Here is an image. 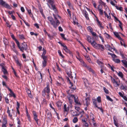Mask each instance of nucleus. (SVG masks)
Returning <instances> with one entry per match:
<instances>
[{"label": "nucleus", "mask_w": 127, "mask_h": 127, "mask_svg": "<svg viewBox=\"0 0 127 127\" xmlns=\"http://www.w3.org/2000/svg\"><path fill=\"white\" fill-rule=\"evenodd\" d=\"M106 98L108 100L110 101L111 102H113V100L109 96L106 95Z\"/></svg>", "instance_id": "nucleus-39"}, {"label": "nucleus", "mask_w": 127, "mask_h": 127, "mask_svg": "<svg viewBox=\"0 0 127 127\" xmlns=\"http://www.w3.org/2000/svg\"><path fill=\"white\" fill-rule=\"evenodd\" d=\"M13 58L15 62L19 60L18 59L16 56H13Z\"/></svg>", "instance_id": "nucleus-52"}, {"label": "nucleus", "mask_w": 127, "mask_h": 127, "mask_svg": "<svg viewBox=\"0 0 127 127\" xmlns=\"http://www.w3.org/2000/svg\"><path fill=\"white\" fill-rule=\"evenodd\" d=\"M74 101L76 105H77L80 106L81 105V103H80L79 100L78 99V97L76 95H74Z\"/></svg>", "instance_id": "nucleus-9"}, {"label": "nucleus", "mask_w": 127, "mask_h": 127, "mask_svg": "<svg viewBox=\"0 0 127 127\" xmlns=\"http://www.w3.org/2000/svg\"><path fill=\"white\" fill-rule=\"evenodd\" d=\"M103 89L104 92L107 94H108L109 93L108 90L105 87L103 88Z\"/></svg>", "instance_id": "nucleus-45"}, {"label": "nucleus", "mask_w": 127, "mask_h": 127, "mask_svg": "<svg viewBox=\"0 0 127 127\" xmlns=\"http://www.w3.org/2000/svg\"><path fill=\"white\" fill-rule=\"evenodd\" d=\"M83 125L85 127H89V124L88 123L86 122L84 123L83 124Z\"/></svg>", "instance_id": "nucleus-62"}, {"label": "nucleus", "mask_w": 127, "mask_h": 127, "mask_svg": "<svg viewBox=\"0 0 127 127\" xmlns=\"http://www.w3.org/2000/svg\"><path fill=\"white\" fill-rule=\"evenodd\" d=\"M69 107H70L69 105L67 107L66 104H64V112H67L69 110Z\"/></svg>", "instance_id": "nucleus-17"}, {"label": "nucleus", "mask_w": 127, "mask_h": 127, "mask_svg": "<svg viewBox=\"0 0 127 127\" xmlns=\"http://www.w3.org/2000/svg\"><path fill=\"white\" fill-rule=\"evenodd\" d=\"M42 50L43 51V52L41 56H45L46 53V50L44 48H43L42 49Z\"/></svg>", "instance_id": "nucleus-41"}, {"label": "nucleus", "mask_w": 127, "mask_h": 127, "mask_svg": "<svg viewBox=\"0 0 127 127\" xmlns=\"http://www.w3.org/2000/svg\"><path fill=\"white\" fill-rule=\"evenodd\" d=\"M78 121V119L77 117H74L72 120V122L73 123H75Z\"/></svg>", "instance_id": "nucleus-32"}, {"label": "nucleus", "mask_w": 127, "mask_h": 127, "mask_svg": "<svg viewBox=\"0 0 127 127\" xmlns=\"http://www.w3.org/2000/svg\"><path fill=\"white\" fill-rule=\"evenodd\" d=\"M104 35L105 34V36L108 39L110 38V36L106 32H105V33H104Z\"/></svg>", "instance_id": "nucleus-46"}, {"label": "nucleus", "mask_w": 127, "mask_h": 127, "mask_svg": "<svg viewBox=\"0 0 127 127\" xmlns=\"http://www.w3.org/2000/svg\"><path fill=\"white\" fill-rule=\"evenodd\" d=\"M50 90L49 84V83H47L46 87L44 88L42 92V95L44 97H45L46 95V98L49 99L50 97Z\"/></svg>", "instance_id": "nucleus-2"}, {"label": "nucleus", "mask_w": 127, "mask_h": 127, "mask_svg": "<svg viewBox=\"0 0 127 127\" xmlns=\"http://www.w3.org/2000/svg\"><path fill=\"white\" fill-rule=\"evenodd\" d=\"M113 61L115 63H119L120 62V60L118 59H114Z\"/></svg>", "instance_id": "nucleus-35"}, {"label": "nucleus", "mask_w": 127, "mask_h": 127, "mask_svg": "<svg viewBox=\"0 0 127 127\" xmlns=\"http://www.w3.org/2000/svg\"><path fill=\"white\" fill-rule=\"evenodd\" d=\"M18 48L22 52H24V50H27V45L25 42H24L21 44Z\"/></svg>", "instance_id": "nucleus-4"}, {"label": "nucleus", "mask_w": 127, "mask_h": 127, "mask_svg": "<svg viewBox=\"0 0 127 127\" xmlns=\"http://www.w3.org/2000/svg\"><path fill=\"white\" fill-rule=\"evenodd\" d=\"M86 68L90 72H92L93 73H94V71L89 66H87Z\"/></svg>", "instance_id": "nucleus-29"}, {"label": "nucleus", "mask_w": 127, "mask_h": 127, "mask_svg": "<svg viewBox=\"0 0 127 127\" xmlns=\"http://www.w3.org/2000/svg\"><path fill=\"white\" fill-rule=\"evenodd\" d=\"M19 38L22 40L25 39L24 35L23 34H21L19 35Z\"/></svg>", "instance_id": "nucleus-37"}, {"label": "nucleus", "mask_w": 127, "mask_h": 127, "mask_svg": "<svg viewBox=\"0 0 127 127\" xmlns=\"http://www.w3.org/2000/svg\"><path fill=\"white\" fill-rule=\"evenodd\" d=\"M104 15L105 17H106L108 19H110L111 18V17L110 15V14H109V15L108 16L107 14V13L105 11L104 12Z\"/></svg>", "instance_id": "nucleus-38"}, {"label": "nucleus", "mask_w": 127, "mask_h": 127, "mask_svg": "<svg viewBox=\"0 0 127 127\" xmlns=\"http://www.w3.org/2000/svg\"><path fill=\"white\" fill-rule=\"evenodd\" d=\"M62 46L64 48L63 49L66 52L68 53L69 54L72 55V52L70 50L68 49L67 46L65 45L64 44L63 46Z\"/></svg>", "instance_id": "nucleus-11"}, {"label": "nucleus", "mask_w": 127, "mask_h": 127, "mask_svg": "<svg viewBox=\"0 0 127 127\" xmlns=\"http://www.w3.org/2000/svg\"><path fill=\"white\" fill-rule=\"evenodd\" d=\"M62 104V102L60 100L58 101L56 103V104L59 109H61V107Z\"/></svg>", "instance_id": "nucleus-18"}, {"label": "nucleus", "mask_w": 127, "mask_h": 127, "mask_svg": "<svg viewBox=\"0 0 127 127\" xmlns=\"http://www.w3.org/2000/svg\"><path fill=\"white\" fill-rule=\"evenodd\" d=\"M78 113H76L75 114L74 112H73L72 113V115L73 116H78L79 114V113L78 114Z\"/></svg>", "instance_id": "nucleus-44"}, {"label": "nucleus", "mask_w": 127, "mask_h": 127, "mask_svg": "<svg viewBox=\"0 0 127 127\" xmlns=\"http://www.w3.org/2000/svg\"><path fill=\"white\" fill-rule=\"evenodd\" d=\"M47 63V61H43L42 62L43 66V67H45L46 66V64Z\"/></svg>", "instance_id": "nucleus-40"}, {"label": "nucleus", "mask_w": 127, "mask_h": 127, "mask_svg": "<svg viewBox=\"0 0 127 127\" xmlns=\"http://www.w3.org/2000/svg\"><path fill=\"white\" fill-rule=\"evenodd\" d=\"M83 102L85 105L88 107L90 104V98L89 97L86 98L85 99L83 100Z\"/></svg>", "instance_id": "nucleus-10"}, {"label": "nucleus", "mask_w": 127, "mask_h": 127, "mask_svg": "<svg viewBox=\"0 0 127 127\" xmlns=\"http://www.w3.org/2000/svg\"><path fill=\"white\" fill-rule=\"evenodd\" d=\"M14 41H15L18 47L19 46H20V44L19 43V42L16 39H15Z\"/></svg>", "instance_id": "nucleus-49"}, {"label": "nucleus", "mask_w": 127, "mask_h": 127, "mask_svg": "<svg viewBox=\"0 0 127 127\" xmlns=\"http://www.w3.org/2000/svg\"><path fill=\"white\" fill-rule=\"evenodd\" d=\"M6 23L7 24V27H9V28H10L11 27V25H10L8 21L6 22Z\"/></svg>", "instance_id": "nucleus-58"}, {"label": "nucleus", "mask_w": 127, "mask_h": 127, "mask_svg": "<svg viewBox=\"0 0 127 127\" xmlns=\"http://www.w3.org/2000/svg\"><path fill=\"white\" fill-rule=\"evenodd\" d=\"M47 4L49 8L50 7V5L51 6L52 9L54 11L55 13L56 14L58 13V11L54 4L53 0H47Z\"/></svg>", "instance_id": "nucleus-3"}, {"label": "nucleus", "mask_w": 127, "mask_h": 127, "mask_svg": "<svg viewBox=\"0 0 127 127\" xmlns=\"http://www.w3.org/2000/svg\"><path fill=\"white\" fill-rule=\"evenodd\" d=\"M96 17V21L97 24L101 28H103V27L102 26V24L101 23V22Z\"/></svg>", "instance_id": "nucleus-19"}, {"label": "nucleus", "mask_w": 127, "mask_h": 127, "mask_svg": "<svg viewBox=\"0 0 127 127\" xmlns=\"http://www.w3.org/2000/svg\"><path fill=\"white\" fill-rule=\"evenodd\" d=\"M96 62L99 65H100L101 64H103V63L102 62L100 61L99 60H97L96 61Z\"/></svg>", "instance_id": "nucleus-56"}, {"label": "nucleus", "mask_w": 127, "mask_h": 127, "mask_svg": "<svg viewBox=\"0 0 127 127\" xmlns=\"http://www.w3.org/2000/svg\"><path fill=\"white\" fill-rule=\"evenodd\" d=\"M0 5L2 6L9 9H11V7L7 2L4 1L3 0H0Z\"/></svg>", "instance_id": "nucleus-6"}, {"label": "nucleus", "mask_w": 127, "mask_h": 127, "mask_svg": "<svg viewBox=\"0 0 127 127\" xmlns=\"http://www.w3.org/2000/svg\"><path fill=\"white\" fill-rule=\"evenodd\" d=\"M87 29L88 30H89L90 32H92V31H93V29L92 28L91 26L88 27L87 28Z\"/></svg>", "instance_id": "nucleus-50"}, {"label": "nucleus", "mask_w": 127, "mask_h": 127, "mask_svg": "<svg viewBox=\"0 0 127 127\" xmlns=\"http://www.w3.org/2000/svg\"><path fill=\"white\" fill-rule=\"evenodd\" d=\"M10 36L12 39L14 40L16 39L15 38V36L12 33H10Z\"/></svg>", "instance_id": "nucleus-51"}, {"label": "nucleus", "mask_w": 127, "mask_h": 127, "mask_svg": "<svg viewBox=\"0 0 127 127\" xmlns=\"http://www.w3.org/2000/svg\"><path fill=\"white\" fill-rule=\"evenodd\" d=\"M32 114L33 116V119L38 118L37 113V112L34 111H32Z\"/></svg>", "instance_id": "nucleus-25"}, {"label": "nucleus", "mask_w": 127, "mask_h": 127, "mask_svg": "<svg viewBox=\"0 0 127 127\" xmlns=\"http://www.w3.org/2000/svg\"><path fill=\"white\" fill-rule=\"evenodd\" d=\"M97 100L99 103L101 102V98L99 96L97 98Z\"/></svg>", "instance_id": "nucleus-59"}, {"label": "nucleus", "mask_w": 127, "mask_h": 127, "mask_svg": "<svg viewBox=\"0 0 127 127\" xmlns=\"http://www.w3.org/2000/svg\"><path fill=\"white\" fill-rule=\"evenodd\" d=\"M99 2L100 4L99 5L98 7V10H99V9H100V8H101L102 7V5L100 4L103 5L105 7L106 6L105 3L104 2L102 1V0H99Z\"/></svg>", "instance_id": "nucleus-16"}, {"label": "nucleus", "mask_w": 127, "mask_h": 127, "mask_svg": "<svg viewBox=\"0 0 127 127\" xmlns=\"http://www.w3.org/2000/svg\"><path fill=\"white\" fill-rule=\"evenodd\" d=\"M8 90L9 91L10 94V95L11 96L13 97L14 98H15L16 97V96L15 94L12 91V90L10 89L9 88H8Z\"/></svg>", "instance_id": "nucleus-20"}, {"label": "nucleus", "mask_w": 127, "mask_h": 127, "mask_svg": "<svg viewBox=\"0 0 127 127\" xmlns=\"http://www.w3.org/2000/svg\"><path fill=\"white\" fill-rule=\"evenodd\" d=\"M99 47L97 49H100L102 51H103L104 50V46L102 44H99Z\"/></svg>", "instance_id": "nucleus-23"}, {"label": "nucleus", "mask_w": 127, "mask_h": 127, "mask_svg": "<svg viewBox=\"0 0 127 127\" xmlns=\"http://www.w3.org/2000/svg\"><path fill=\"white\" fill-rule=\"evenodd\" d=\"M53 15L55 20L51 16H49L47 18L48 20L50 22L51 25L53 26L54 28L56 29L58 26L59 25L60 22V21L57 19V15H56L54 13L53 14Z\"/></svg>", "instance_id": "nucleus-1"}, {"label": "nucleus", "mask_w": 127, "mask_h": 127, "mask_svg": "<svg viewBox=\"0 0 127 127\" xmlns=\"http://www.w3.org/2000/svg\"><path fill=\"white\" fill-rule=\"evenodd\" d=\"M3 42L4 43L5 45H7L8 44V40L6 39H4L3 40Z\"/></svg>", "instance_id": "nucleus-64"}, {"label": "nucleus", "mask_w": 127, "mask_h": 127, "mask_svg": "<svg viewBox=\"0 0 127 127\" xmlns=\"http://www.w3.org/2000/svg\"><path fill=\"white\" fill-rule=\"evenodd\" d=\"M71 85V86L69 87L70 89L68 90V92H70L71 93H72L73 92V91L76 89V87L75 85H73V83L72 86Z\"/></svg>", "instance_id": "nucleus-15"}, {"label": "nucleus", "mask_w": 127, "mask_h": 127, "mask_svg": "<svg viewBox=\"0 0 127 127\" xmlns=\"http://www.w3.org/2000/svg\"><path fill=\"white\" fill-rule=\"evenodd\" d=\"M74 95H69L68 96H67V98L68 99V102L70 105V107H72V104L73 102V99L74 98Z\"/></svg>", "instance_id": "nucleus-7"}, {"label": "nucleus", "mask_w": 127, "mask_h": 127, "mask_svg": "<svg viewBox=\"0 0 127 127\" xmlns=\"http://www.w3.org/2000/svg\"><path fill=\"white\" fill-rule=\"evenodd\" d=\"M110 3L111 4L114 6L115 7L116 6H117V5L115 4L114 2L112 0H111Z\"/></svg>", "instance_id": "nucleus-61"}, {"label": "nucleus", "mask_w": 127, "mask_h": 127, "mask_svg": "<svg viewBox=\"0 0 127 127\" xmlns=\"http://www.w3.org/2000/svg\"><path fill=\"white\" fill-rule=\"evenodd\" d=\"M83 123H85L87 121V119H86L85 118H83L81 119Z\"/></svg>", "instance_id": "nucleus-63"}, {"label": "nucleus", "mask_w": 127, "mask_h": 127, "mask_svg": "<svg viewBox=\"0 0 127 127\" xmlns=\"http://www.w3.org/2000/svg\"><path fill=\"white\" fill-rule=\"evenodd\" d=\"M75 2L76 3H77L80 6H81L82 5L81 0H75Z\"/></svg>", "instance_id": "nucleus-26"}, {"label": "nucleus", "mask_w": 127, "mask_h": 127, "mask_svg": "<svg viewBox=\"0 0 127 127\" xmlns=\"http://www.w3.org/2000/svg\"><path fill=\"white\" fill-rule=\"evenodd\" d=\"M111 57L112 58V60H113L114 59H115V58H117V56L114 54H113Z\"/></svg>", "instance_id": "nucleus-47"}, {"label": "nucleus", "mask_w": 127, "mask_h": 127, "mask_svg": "<svg viewBox=\"0 0 127 127\" xmlns=\"http://www.w3.org/2000/svg\"><path fill=\"white\" fill-rule=\"evenodd\" d=\"M91 44L94 48L96 49H97L98 48L99 44H97L94 40L91 43Z\"/></svg>", "instance_id": "nucleus-13"}, {"label": "nucleus", "mask_w": 127, "mask_h": 127, "mask_svg": "<svg viewBox=\"0 0 127 127\" xmlns=\"http://www.w3.org/2000/svg\"><path fill=\"white\" fill-rule=\"evenodd\" d=\"M114 34L116 37H117L120 40H122V39L117 32H115Z\"/></svg>", "instance_id": "nucleus-24"}, {"label": "nucleus", "mask_w": 127, "mask_h": 127, "mask_svg": "<svg viewBox=\"0 0 127 127\" xmlns=\"http://www.w3.org/2000/svg\"><path fill=\"white\" fill-rule=\"evenodd\" d=\"M94 104L96 107L98 109H100L102 113H103V109L102 107H98L96 103L94 102Z\"/></svg>", "instance_id": "nucleus-22"}, {"label": "nucleus", "mask_w": 127, "mask_h": 127, "mask_svg": "<svg viewBox=\"0 0 127 127\" xmlns=\"http://www.w3.org/2000/svg\"><path fill=\"white\" fill-rule=\"evenodd\" d=\"M13 51L15 52L16 55H17L18 54V52L16 50V49L15 48H13Z\"/></svg>", "instance_id": "nucleus-60"}, {"label": "nucleus", "mask_w": 127, "mask_h": 127, "mask_svg": "<svg viewBox=\"0 0 127 127\" xmlns=\"http://www.w3.org/2000/svg\"><path fill=\"white\" fill-rule=\"evenodd\" d=\"M87 40L89 42L91 43V38L89 36H88L87 37Z\"/></svg>", "instance_id": "nucleus-34"}, {"label": "nucleus", "mask_w": 127, "mask_h": 127, "mask_svg": "<svg viewBox=\"0 0 127 127\" xmlns=\"http://www.w3.org/2000/svg\"><path fill=\"white\" fill-rule=\"evenodd\" d=\"M99 10V14L102 15H103V10L100 8Z\"/></svg>", "instance_id": "nucleus-53"}, {"label": "nucleus", "mask_w": 127, "mask_h": 127, "mask_svg": "<svg viewBox=\"0 0 127 127\" xmlns=\"http://www.w3.org/2000/svg\"><path fill=\"white\" fill-rule=\"evenodd\" d=\"M42 58L43 59V61H46L47 59V57L45 55L41 56Z\"/></svg>", "instance_id": "nucleus-57"}, {"label": "nucleus", "mask_w": 127, "mask_h": 127, "mask_svg": "<svg viewBox=\"0 0 127 127\" xmlns=\"http://www.w3.org/2000/svg\"><path fill=\"white\" fill-rule=\"evenodd\" d=\"M84 12V15L86 19L88 20H89L90 19L89 17V15L87 12L86 10H85Z\"/></svg>", "instance_id": "nucleus-21"}, {"label": "nucleus", "mask_w": 127, "mask_h": 127, "mask_svg": "<svg viewBox=\"0 0 127 127\" xmlns=\"http://www.w3.org/2000/svg\"><path fill=\"white\" fill-rule=\"evenodd\" d=\"M30 33L32 35H34L35 36H37L38 35V33H34V32H31Z\"/></svg>", "instance_id": "nucleus-48"}, {"label": "nucleus", "mask_w": 127, "mask_h": 127, "mask_svg": "<svg viewBox=\"0 0 127 127\" xmlns=\"http://www.w3.org/2000/svg\"><path fill=\"white\" fill-rule=\"evenodd\" d=\"M121 62L124 64L125 66L127 68V62L125 60H122Z\"/></svg>", "instance_id": "nucleus-33"}, {"label": "nucleus", "mask_w": 127, "mask_h": 127, "mask_svg": "<svg viewBox=\"0 0 127 127\" xmlns=\"http://www.w3.org/2000/svg\"><path fill=\"white\" fill-rule=\"evenodd\" d=\"M90 118L91 119H92L93 121H95L94 119V115L92 113H91L90 114Z\"/></svg>", "instance_id": "nucleus-28"}, {"label": "nucleus", "mask_w": 127, "mask_h": 127, "mask_svg": "<svg viewBox=\"0 0 127 127\" xmlns=\"http://www.w3.org/2000/svg\"><path fill=\"white\" fill-rule=\"evenodd\" d=\"M3 120V123L7 124V120L6 117H2Z\"/></svg>", "instance_id": "nucleus-36"}, {"label": "nucleus", "mask_w": 127, "mask_h": 127, "mask_svg": "<svg viewBox=\"0 0 127 127\" xmlns=\"http://www.w3.org/2000/svg\"><path fill=\"white\" fill-rule=\"evenodd\" d=\"M4 64L3 63L0 64V66L2 68L1 71L4 74H8V72L6 69V67L4 66Z\"/></svg>", "instance_id": "nucleus-8"}, {"label": "nucleus", "mask_w": 127, "mask_h": 127, "mask_svg": "<svg viewBox=\"0 0 127 127\" xmlns=\"http://www.w3.org/2000/svg\"><path fill=\"white\" fill-rule=\"evenodd\" d=\"M115 7L116 8V9L118 10H119L120 11H122L123 10L122 9H123L122 7H119L117 5L115 6Z\"/></svg>", "instance_id": "nucleus-43"}, {"label": "nucleus", "mask_w": 127, "mask_h": 127, "mask_svg": "<svg viewBox=\"0 0 127 127\" xmlns=\"http://www.w3.org/2000/svg\"><path fill=\"white\" fill-rule=\"evenodd\" d=\"M111 78V81L113 84H116V87H118L120 84V79L117 78L116 79L117 80L116 81L115 79L113 78L111 76H110Z\"/></svg>", "instance_id": "nucleus-5"}, {"label": "nucleus", "mask_w": 127, "mask_h": 127, "mask_svg": "<svg viewBox=\"0 0 127 127\" xmlns=\"http://www.w3.org/2000/svg\"><path fill=\"white\" fill-rule=\"evenodd\" d=\"M113 121L115 125L117 127H118V121L117 118L116 116L114 115L113 116Z\"/></svg>", "instance_id": "nucleus-14"}, {"label": "nucleus", "mask_w": 127, "mask_h": 127, "mask_svg": "<svg viewBox=\"0 0 127 127\" xmlns=\"http://www.w3.org/2000/svg\"><path fill=\"white\" fill-rule=\"evenodd\" d=\"M2 84L3 86H5V87L7 88L8 89V88H9V87H7V86L6 85V83L5 82H4V81H3L2 82Z\"/></svg>", "instance_id": "nucleus-54"}, {"label": "nucleus", "mask_w": 127, "mask_h": 127, "mask_svg": "<svg viewBox=\"0 0 127 127\" xmlns=\"http://www.w3.org/2000/svg\"><path fill=\"white\" fill-rule=\"evenodd\" d=\"M118 75L120 77L122 78L123 77V75L122 72L119 71L118 73L117 72Z\"/></svg>", "instance_id": "nucleus-30"}, {"label": "nucleus", "mask_w": 127, "mask_h": 127, "mask_svg": "<svg viewBox=\"0 0 127 127\" xmlns=\"http://www.w3.org/2000/svg\"><path fill=\"white\" fill-rule=\"evenodd\" d=\"M12 112L11 113V112L10 110L9 111H7V113L8 114V116L10 117V119H12V115L13 114L14 115H15V112L13 109L11 110Z\"/></svg>", "instance_id": "nucleus-12"}, {"label": "nucleus", "mask_w": 127, "mask_h": 127, "mask_svg": "<svg viewBox=\"0 0 127 127\" xmlns=\"http://www.w3.org/2000/svg\"><path fill=\"white\" fill-rule=\"evenodd\" d=\"M67 3L70 8H73L72 6L69 1H67Z\"/></svg>", "instance_id": "nucleus-42"}, {"label": "nucleus", "mask_w": 127, "mask_h": 127, "mask_svg": "<svg viewBox=\"0 0 127 127\" xmlns=\"http://www.w3.org/2000/svg\"><path fill=\"white\" fill-rule=\"evenodd\" d=\"M82 63V65L86 67L87 66V65L85 63L84 61H83L81 62Z\"/></svg>", "instance_id": "nucleus-55"}, {"label": "nucleus", "mask_w": 127, "mask_h": 127, "mask_svg": "<svg viewBox=\"0 0 127 127\" xmlns=\"http://www.w3.org/2000/svg\"><path fill=\"white\" fill-rule=\"evenodd\" d=\"M15 62L20 67V68H21L22 66V64L21 62H20L18 60Z\"/></svg>", "instance_id": "nucleus-31"}, {"label": "nucleus", "mask_w": 127, "mask_h": 127, "mask_svg": "<svg viewBox=\"0 0 127 127\" xmlns=\"http://www.w3.org/2000/svg\"><path fill=\"white\" fill-rule=\"evenodd\" d=\"M75 109L77 110V111L76 112V113H78L79 112V114L80 113V107L75 106Z\"/></svg>", "instance_id": "nucleus-27"}]
</instances>
